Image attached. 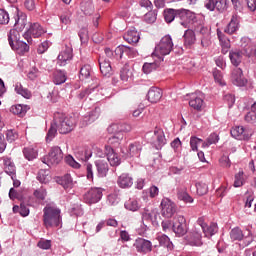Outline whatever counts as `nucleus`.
<instances>
[{
  "mask_svg": "<svg viewBox=\"0 0 256 256\" xmlns=\"http://www.w3.org/2000/svg\"><path fill=\"white\" fill-rule=\"evenodd\" d=\"M9 24V13L3 9H0V25Z\"/></svg>",
  "mask_w": 256,
  "mask_h": 256,
  "instance_id": "60",
  "label": "nucleus"
},
{
  "mask_svg": "<svg viewBox=\"0 0 256 256\" xmlns=\"http://www.w3.org/2000/svg\"><path fill=\"white\" fill-rule=\"evenodd\" d=\"M247 235L244 234V238L242 239L244 247H249L254 241L255 238L253 237V233L251 230H246Z\"/></svg>",
  "mask_w": 256,
  "mask_h": 256,
  "instance_id": "55",
  "label": "nucleus"
},
{
  "mask_svg": "<svg viewBox=\"0 0 256 256\" xmlns=\"http://www.w3.org/2000/svg\"><path fill=\"white\" fill-rule=\"evenodd\" d=\"M151 143L156 149H161L164 145H167V138H165L163 129L155 128Z\"/></svg>",
  "mask_w": 256,
  "mask_h": 256,
  "instance_id": "13",
  "label": "nucleus"
},
{
  "mask_svg": "<svg viewBox=\"0 0 256 256\" xmlns=\"http://www.w3.org/2000/svg\"><path fill=\"white\" fill-rule=\"evenodd\" d=\"M103 199V189L102 188H90L84 195L83 200L87 205H95Z\"/></svg>",
  "mask_w": 256,
  "mask_h": 256,
  "instance_id": "7",
  "label": "nucleus"
},
{
  "mask_svg": "<svg viewBox=\"0 0 256 256\" xmlns=\"http://www.w3.org/2000/svg\"><path fill=\"white\" fill-rule=\"evenodd\" d=\"M57 131H59L57 129V125H55V122L53 120V123L51 124L47 136H46V141L47 143H49L50 141H53V139H55V135H57Z\"/></svg>",
  "mask_w": 256,
  "mask_h": 256,
  "instance_id": "47",
  "label": "nucleus"
},
{
  "mask_svg": "<svg viewBox=\"0 0 256 256\" xmlns=\"http://www.w3.org/2000/svg\"><path fill=\"white\" fill-rule=\"evenodd\" d=\"M203 143V139L192 136L190 138V146L192 151H198L199 145Z\"/></svg>",
  "mask_w": 256,
  "mask_h": 256,
  "instance_id": "56",
  "label": "nucleus"
},
{
  "mask_svg": "<svg viewBox=\"0 0 256 256\" xmlns=\"http://www.w3.org/2000/svg\"><path fill=\"white\" fill-rule=\"evenodd\" d=\"M184 45L186 47H191V45H194L195 41H197V38L195 37V32L191 29H188L184 33Z\"/></svg>",
  "mask_w": 256,
  "mask_h": 256,
  "instance_id": "31",
  "label": "nucleus"
},
{
  "mask_svg": "<svg viewBox=\"0 0 256 256\" xmlns=\"http://www.w3.org/2000/svg\"><path fill=\"white\" fill-rule=\"evenodd\" d=\"M89 77H91V65L86 64L80 69L79 79L83 81V79H89Z\"/></svg>",
  "mask_w": 256,
  "mask_h": 256,
  "instance_id": "45",
  "label": "nucleus"
},
{
  "mask_svg": "<svg viewBox=\"0 0 256 256\" xmlns=\"http://www.w3.org/2000/svg\"><path fill=\"white\" fill-rule=\"evenodd\" d=\"M133 72L129 68V65L125 64L123 68L120 70V79L121 81H129V79H132Z\"/></svg>",
  "mask_w": 256,
  "mask_h": 256,
  "instance_id": "39",
  "label": "nucleus"
},
{
  "mask_svg": "<svg viewBox=\"0 0 256 256\" xmlns=\"http://www.w3.org/2000/svg\"><path fill=\"white\" fill-rule=\"evenodd\" d=\"M104 51L107 59H123V55L131 56L133 53V49L127 46H118L114 52L110 48H106Z\"/></svg>",
  "mask_w": 256,
  "mask_h": 256,
  "instance_id": "8",
  "label": "nucleus"
},
{
  "mask_svg": "<svg viewBox=\"0 0 256 256\" xmlns=\"http://www.w3.org/2000/svg\"><path fill=\"white\" fill-rule=\"evenodd\" d=\"M144 21L146 23H155L157 21V14H155L153 11H149L144 15Z\"/></svg>",
  "mask_w": 256,
  "mask_h": 256,
  "instance_id": "61",
  "label": "nucleus"
},
{
  "mask_svg": "<svg viewBox=\"0 0 256 256\" xmlns=\"http://www.w3.org/2000/svg\"><path fill=\"white\" fill-rule=\"evenodd\" d=\"M172 229L177 237H183V235H187V219L183 215H177L174 218V222L172 225Z\"/></svg>",
  "mask_w": 256,
  "mask_h": 256,
  "instance_id": "9",
  "label": "nucleus"
},
{
  "mask_svg": "<svg viewBox=\"0 0 256 256\" xmlns=\"http://www.w3.org/2000/svg\"><path fill=\"white\" fill-rule=\"evenodd\" d=\"M157 239L161 247H167V249L171 247V240L169 239V236L162 234V235H159Z\"/></svg>",
  "mask_w": 256,
  "mask_h": 256,
  "instance_id": "53",
  "label": "nucleus"
},
{
  "mask_svg": "<svg viewBox=\"0 0 256 256\" xmlns=\"http://www.w3.org/2000/svg\"><path fill=\"white\" fill-rule=\"evenodd\" d=\"M163 97V90L157 87H151L147 94V99L150 103H159Z\"/></svg>",
  "mask_w": 256,
  "mask_h": 256,
  "instance_id": "21",
  "label": "nucleus"
},
{
  "mask_svg": "<svg viewBox=\"0 0 256 256\" xmlns=\"http://www.w3.org/2000/svg\"><path fill=\"white\" fill-rule=\"evenodd\" d=\"M191 17H194L191 11L187 9H176V19L180 20V25L185 29L189 27Z\"/></svg>",
  "mask_w": 256,
  "mask_h": 256,
  "instance_id": "15",
  "label": "nucleus"
},
{
  "mask_svg": "<svg viewBox=\"0 0 256 256\" xmlns=\"http://www.w3.org/2000/svg\"><path fill=\"white\" fill-rule=\"evenodd\" d=\"M173 51V38L171 35H165L161 38L159 44L155 47V51L152 53L153 57H159V55H169Z\"/></svg>",
  "mask_w": 256,
  "mask_h": 256,
  "instance_id": "5",
  "label": "nucleus"
},
{
  "mask_svg": "<svg viewBox=\"0 0 256 256\" xmlns=\"http://www.w3.org/2000/svg\"><path fill=\"white\" fill-rule=\"evenodd\" d=\"M43 223L46 229L61 225V210L55 206L47 205L43 209Z\"/></svg>",
  "mask_w": 256,
  "mask_h": 256,
  "instance_id": "2",
  "label": "nucleus"
},
{
  "mask_svg": "<svg viewBox=\"0 0 256 256\" xmlns=\"http://www.w3.org/2000/svg\"><path fill=\"white\" fill-rule=\"evenodd\" d=\"M65 161L67 165H69L70 167H73V169H79L81 167V164L75 161V158H73V156L71 155L66 156Z\"/></svg>",
  "mask_w": 256,
  "mask_h": 256,
  "instance_id": "58",
  "label": "nucleus"
},
{
  "mask_svg": "<svg viewBox=\"0 0 256 256\" xmlns=\"http://www.w3.org/2000/svg\"><path fill=\"white\" fill-rule=\"evenodd\" d=\"M134 249L141 255H147L153 251V243L145 238H137L133 244Z\"/></svg>",
  "mask_w": 256,
  "mask_h": 256,
  "instance_id": "10",
  "label": "nucleus"
},
{
  "mask_svg": "<svg viewBox=\"0 0 256 256\" xmlns=\"http://www.w3.org/2000/svg\"><path fill=\"white\" fill-rule=\"evenodd\" d=\"M142 221L143 223H153V217H157V212H155L154 210H149L147 208H145L142 212Z\"/></svg>",
  "mask_w": 256,
  "mask_h": 256,
  "instance_id": "33",
  "label": "nucleus"
},
{
  "mask_svg": "<svg viewBox=\"0 0 256 256\" xmlns=\"http://www.w3.org/2000/svg\"><path fill=\"white\" fill-rule=\"evenodd\" d=\"M159 67V62L154 61L151 63H144L143 67H142V71L146 74L149 75V73H151L152 71H155V69H157Z\"/></svg>",
  "mask_w": 256,
  "mask_h": 256,
  "instance_id": "44",
  "label": "nucleus"
},
{
  "mask_svg": "<svg viewBox=\"0 0 256 256\" xmlns=\"http://www.w3.org/2000/svg\"><path fill=\"white\" fill-rule=\"evenodd\" d=\"M71 59H73V48L66 45L65 49L58 55V65L64 67V65H67V61H71Z\"/></svg>",
  "mask_w": 256,
  "mask_h": 256,
  "instance_id": "16",
  "label": "nucleus"
},
{
  "mask_svg": "<svg viewBox=\"0 0 256 256\" xmlns=\"http://www.w3.org/2000/svg\"><path fill=\"white\" fill-rule=\"evenodd\" d=\"M215 9L220 13L227 11V0H215Z\"/></svg>",
  "mask_w": 256,
  "mask_h": 256,
  "instance_id": "57",
  "label": "nucleus"
},
{
  "mask_svg": "<svg viewBox=\"0 0 256 256\" xmlns=\"http://www.w3.org/2000/svg\"><path fill=\"white\" fill-rule=\"evenodd\" d=\"M95 166L98 171V177H107V173H109V164L105 160H96Z\"/></svg>",
  "mask_w": 256,
  "mask_h": 256,
  "instance_id": "27",
  "label": "nucleus"
},
{
  "mask_svg": "<svg viewBox=\"0 0 256 256\" xmlns=\"http://www.w3.org/2000/svg\"><path fill=\"white\" fill-rule=\"evenodd\" d=\"M162 215L167 219L173 217L177 211V206L169 198H164L161 201Z\"/></svg>",
  "mask_w": 256,
  "mask_h": 256,
  "instance_id": "11",
  "label": "nucleus"
},
{
  "mask_svg": "<svg viewBox=\"0 0 256 256\" xmlns=\"http://www.w3.org/2000/svg\"><path fill=\"white\" fill-rule=\"evenodd\" d=\"M28 33H30V35H32V37H34L35 39H39V37L47 33V30H45L41 24L36 22L30 24Z\"/></svg>",
  "mask_w": 256,
  "mask_h": 256,
  "instance_id": "23",
  "label": "nucleus"
},
{
  "mask_svg": "<svg viewBox=\"0 0 256 256\" xmlns=\"http://www.w3.org/2000/svg\"><path fill=\"white\" fill-rule=\"evenodd\" d=\"M69 213L71 216L75 215L76 217H81L83 215V209L79 205H75L69 209Z\"/></svg>",
  "mask_w": 256,
  "mask_h": 256,
  "instance_id": "62",
  "label": "nucleus"
},
{
  "mask_svg": "<svg viewBox=\"0 0 256 256\" xmlns=\"http://www.w3.org/2000/svg\"><path fill=\"white\" fill-rule=\"evenodd\" d=\"M81 10L85 15H93L95 7L92 1H86L81 3Z\"/></svg>",
  "mask_w": 256,
  "mask_h": 256,
  "instance_id": "41",
  "label": "nucleus"
},
{
  "mask_svg": "<svg viewBox=\"0 0 256 256\" xmlns=\"http://www.w3.org/2000/svg\"><path fill=\"white\" fill-rule=\"evenodd\" d=\"M115 131V135L108 139L109 145H113V147H119L121 141H123V133H127V131H131V126L127 124H112L109 127V131Z\"/></svg>",
  "mask_w": 256,
  "mask_h": 256,
  "instance_id": "4",
  "label": "nucleus"
},
{
  "mask_svg": "<svg viewBox=\"0 0 256 256\" xmlns=\"http://www.w3.org/2000/svg\"><path fill=\"white\" fill-rule=\"evenodd\" d=\"M71 17H72L71 11L64 12V13L60 16V21H61V23H63L64 25H71Z\"/></svg>",
  "mask_w": 256,
  "mask_h": 256,
  "instance_id": "59",
  "label": "nucleus"
},
{
  "mask_svg": "<svg viewBox=\"0 0 256 256\" xmlns=\"http://www.w3.org/2000/svg\"><path fill=\"white\" fill-rule=\"evenodd\" d=\"M117 185L120 189H129L133 187V177L127 173H123L118 177Z\"/></svg>",
  "mask_w": 256,
  "mask_h": 256,
  "instance_id": "22",
  "label": "nucleus"
},
{
  "mask_svg": "<svg viewBox=\"0 0 256 256\" xmlns=\"http://www.w3.org/2000/svg\"><path fill=\"white\" fill-rule=\"evenodd\" d=\"M196 192H197V195H200V196L207 195V193H209V186H207V184L204 182H197Z\"/></svg>",
  "mask_w": 256,
  "mask_h": 256,
  "instance_id": "46",
  "label": "nucleus"
},
{
  "mask_svg": "<svg viewBox=\"0 0 256 256\" xmlns=\"http://www.w3.org/2000/svg\"><path fill=\"white\" fill-rule=\"evenodd\" d=\"M245 233L239 227H235L230 231V239L232 241H243Z\"/></svg>",
  "mask_w": 256,
  "mask_h": 256,
  "instance_id": "35",
  "label": "nucleus"
},
{
  "mask_svg": "<svg viewBox=\"0 0 256 256\" xmlns=\"http://www.w3.org/2000/svg\"><path fill=\"white\" fill-rule=\"evenodd\" d=\"M93 156V152L91 151V148H80L76 151L75 157L78 159V161H82V163H86V161H89L91 157Z\"/></svg>",
  "mask_w": 256,
  "mask_h": 256,
  "instance_id": "24",
  "label": "nucleus"
},
{
  "mask_svg": "<svg viewBox=\"0 0 256 256\" xmlns=\"http://www.w3.org/2000/svg\"><path fill=\"white\" fill-rule=\"evenodd\" d=\"M177 197L180 201L185 203H193V198L185 190H178Z\"/></svg>",
  "mask_w": 256,
  "mask_h": 256,
  "instance_id": "49",
  "label": "nucleus"
},
{
  "mask_svg": "<svg viewBox=\"0 0 256 256\" xmlns=\"http://www.w3.org/2000/svg\"><path fill=\"white\" fill-rule=\"evenodd\" d=\"M27 77L28 79H30V81H35V79L41 77V71H39V68H37V66H33L29 69Z\"/></svg>",
  "mask_w": 256,
  "mask_h": 256,
  "instance_id": "48",
  "label": "nucleus"
},
{
  "mask_svg": "<svg viewBox=\"0 0 256 256\" xmlns=\"http://www.w3.org/2000/svg\"><path fill=\"white\" fill-rule=\"evenodd\" d=\"M27 111H29V106L22 104L13 105L10 108V112L13 113V115H18V117H25Z\"/></svg>",
  "mask_w": 256,
  "mask_h": 256,
  "instance_id": "30",
  "label": "nucleus"
},
{
  "mask_svg": "<svg viewBox=\"0 0 256 256\" xmlns=\"http://www.w3.org/2000/svg\"><path fill=\"white\" fill-rule=\"evenodd\" d=\"M203 105H205L203 94H191L189 106L192 107V109H195V111H201L203 109Z\"/></svg>",
  "mask_w": 256,
  "mask_h": 256,
  "instance_id": "17",
  "label": "nucleus"
},
{
  "mask_svg": "<svg viewBox=\"0 0 256 256\" xmlns=\"http://www.w3.org/2000/svg\"><path fill=\"white\" fill-rule=\"evenodd\" d=\"M231 81L233 85L237 87H245L247 85V79L243 75V70L241 68H234L231 75Z\"/></svg>",
  "mask_w": 256,
  "mask_h": 256,
  "instance_id": "14",
  "label": "nucleus"
},
{
  "mask_svg": "<svg viewBox=\"0 0 256 256\" xmlns=\"http://www.w3.org/2000/svg\"><path fill=\"white\" fill-rule=\"evenodd\" d=\"M237 31H239V18L237 16H232L230 22L224 29V33L233 35V33H237Z\"/></svg>",
  "mask_w": 256,
  "mask_h": 256,
  "instance_id": "26",
  "label": "nucleus"
},
{
  "mask_svg": "<svg viewBox=\"0 0 256 256\" xmlns=\"http://www.w3.org/2000/svg\"><path fill=\"white\" fill-rule=\"evenodd\" d=\"M124 41H127V43H139V39H141V37L139 36V32H137V30L132 29V30H128L127 33L124 34L123 36Z\"/></svg>",
  "mask_w": 256,
  "mask_h": 256,
  "instance_id": "29",
  "label": "nucleus"
},
{
  "mask_svg": "<svg viewBox=\"0 0 256 256\" xmlns=\"http://www.w3.org/2000/svg\"><path fill=\"white\" fill-rule=\"evenodd\" d=\"M37 247L44 250L51 249V240L40 239L37 243Z\"/></svg>",
  "mask_w": 256,
  "mask_h": 256,
  "instance_id": "63",
  "label": "nucleus"
},
{
  "mask_svg": "<svg viewBox=\"0 0 256 256\" xmlns=\"http://www.w3.org/2000/svg\"><path fill=\"white\" fill-rule=\"evenodd\" d=\"M98 61L102 75H104V77H109V75H111V71H113L111 61H109V59H107L105 56H100Z\"/></svg>",
  "mask_w": 256,
  "mask_h": 256,
  "instance_id": "19",
  "label": "nucleus"
},
{
  "mask_svg": "<svg viewBox=\"0 0 256 256\" xmlns=\"http://www.w3.org/2000/svg\"><path fill=\"white\" fill-rule=\"evenodd\" d=\"M59 185H62L64 189H73V178L71 174H66L58 180Z\"/></svg>",
  "mask_w": 256,
  "mask_h": 256,
  "instance_id": "34",
  "label": "nucleus"
},
{
  "mask_svg": "<svg viewBox=\"0 0 256 256\" xmlns=\"http://www.w3.org/2000/svg\"><path fill=\"white\" fill-rule=\"evenodd\" d=\"M246 123H256V114L251 110L244 116Z\"/></svg>",
  "mask_w": 256,
  "mask_h": 256,
  "instance_id": "64",
  "label": "nucleus"
},
{
  "mask_svg": "<svg viewBox=\"0 0 256 256\" xmlns=\"http://www.w3.org/2000/svg\"><path fill=\"white\" fill-rule=\"evenodd\" d=\"M254 49L255 46H253L251 42H249L244 46L242 45V50L240 51V53H242V55H245L246 57H252Z\"/></svg>",
  "mask_w": 256,
  "mask_h": 256,
  "instance_id": "50",
  "label": "nucleus"
},
{
  "mask_svg": "<svg viewBox=\"0 0 256 256\" xmlns=\"http://www.w3.org/2000/svg\"><path fill=\"white\" fill-rule=\"evenodd\" d=\"M63 161V151L59 146H54L50 149L47 156L42 158V163L51 167V165H59Z\"/></svg>",
  "mask_w": 256,
  "mask_h": 256,
  "instance_id": "6",
  "label": "nucleus"
},
{
  "mask_svg": "<svg viewBox=\"0 0 256 256\" xmlns=\"http://www.w3.org/2000/svg\"><path fill=\"white\" fill-rule=\"evenodd\" d=\"M65 81H67V76H65L64 71L57 70L56 72H54L53 82L55 83V85H63Z\"/></svg>",
  "mask_w": 256,
  "mask_h": 256,
  "instance_id": "40",
  "label": "nucleus"
},
{
  "mask_svg": "<svg viewBox=\"0 0 256 256\" xmlns=\"http://www.w3.org/2000/svg\"><path fill=\"white\" fill-rule=\"evenodd\" d=\"M15 92L18 95L24 97V99H31V91H29L27 88H24L23 85L19 82L15 84Z\"/></svg>",
  "mask_w": 256,
  "mask_h": 256,
  "instance_id": "36",
  "label": "nucleus"
},
{
  "mask_svg": "<svg viewBox=\"0 0 256 256\" xmlns=\"http://www.w3.org/2000/svg\"><path fill=\"white\" fill-rule=\"evenodd\" d=\"M105 154L111 167H117L118 165H121V159H119V156L117 153H115L113 147L105 146Z\"/></svg>",
  "mask_w": 256,
  "mask_h": 256,
  "instance_id": "18",
  "label": "nucleus"
},
{
  "mask_svg": "<svg viewBox=\"0 0 256 256\" xmlns=\"http://www.w3.org/2000/svg\"><path fill=\"white\" fill-rule=\"evenodd\" d=\"M230 133L232 137H234V139H238V141H249V139H251V131L245 129L243 126H236L232 128Z\"/></svg>",
  "mask_w": 256,
  "mask_h": 256,
  "instance_id": "12",
  "label": "nucleus"
},
{
  "mask_svg": "<svg viewBox=\"0 0 256 256\" xmlns=\"http://www.w3.org/2000/svg\"><path fill=\"white\" fill-rule=\"evenodd\" d=\"M164 19L166 23H173L177 19V9L168 8L164 10Z\"/></svg>",
  "mask_w": 256,
  "mask_h": 256,
  "instance_id": "38",
  "label": "nucleus"
},
{
  "mask_svg": "<svg viewBox=\"0 0 256 256\" xmlns=\"http://www.w3.org/2000/svg\"><path fill=\"white\" fill-rule=\"evenodd\" d=\"M230 61L234 67H239L243 61V52L241 50H232L229 53Z\"/></svg>",
  "mask_w": 256,
  "mask_h": 256,
  "instance_id": "28",
  "label": "nucleus"
},
{
  "mask_svg": "<svg viewBox=\"0 0 256 256\" xmlns=\"http://www.w3.org/2000/svg\"><path fill=\"white\" fill-rule=\"evenodd\" d=\"M37 179L41 183H49L51 176H49V171L47 170H40L37 175Z\"/></svg>",
  "mask_w": 256,
  "mask_h": 256,
  "instance_id": "52",
  "label": "nucleus"
},
{
  "mask_svg": "<svg viewBox=\"0 0 256 256\" xmlns=\"http://www.w3.org/2000/svg\"><path fill=\"white\" fill-rule=\"evenodd\" d=\"M54 123L57 126V130L62 135H67V133H71L75 129V125H77V119L72 116H67L61 112L54 113Z\"/></svg>",
  "mask_w": 256,
  "mask_h": 256,
  "instance_id": "1",
  "label": "nucleus"
},
{
  "mask_svg": "<svg viewBox=\"0 0 256 256\" xmlns=\"http://www.w3.org/2000/svg\"><path fill=\"white\" fill-rule=\"evenodd\" d=\"M34 197L36 199H39V201H45V198L47 197V190L43 187L36 189L33 193Z\"/></svg>",
  "mask_w": 256,
  "mask_h": 256,
  "instance_id": "54",
  "label": "nucleus"
},
{
  "mask_svg": "<svg viewBox=\"0 0 256 256\" xmlns=\"http://www.w3.org/2000/svg\"><path fill=\"white\" fill-rule=\"evenodd\" d=\"M245 185V173L240 170L234 176V187H243Z\"/></svg>",
  "mask_w": 256,
  "mask_h": 256,
  "instance_id": "43",
  "label": "nucleus"
},
{
  "mask_svg": "<svg viewBox=\"0 0 256 256\" xmlns=\"http://www.w3.org/2000/svg\"><path fill=\"white\" fill-rule=\"evenodd\" d=\"M23 155L28 161H33V159H37L38 153L34 148L27 147L23 149Z\"/></svg>",
  "mask_w": 256,
  "mask_h": 256,
  "instance_id": "42",
  "label": "nucleus"
},
{
  "mask_svg": "<svg viewBox=\"0 0 256 256\" xmlns=\"http://www.w3.org/2000/svg\"><path fill=\"white\" fill-rule=\"evenodd\" d=\"M100 115H101V108L96 107L94 110L89 112L86 116H84L82 120L83 125H90V123H94V121H97V119H99Z\"/></svg>",
  "mask_w": 256,
  "mask_h": 256,
  "instance_id": "25",
  "label": "nucleus"
},
{
  "mask_svg": "<svg viewBox=\"0 0 256 256\" xmlns=\"http://www.w3.org/2000/svg\"><path fill=\"white\" fill-rule=\"evenodd\" d=\"M141 143L135 142L129 145L128 148V157H139L141 155Z\"/></svg>",
  "mask_w": 256,
  "mask_h": 256,
  "instance_id": "32",
  "label": "nucleus"
},
{
  "mask_svg": "<svg viewBox=\"0 0 256 256\" xmlns=\"http://www.w3.org/2000/svg\"><path fill=\"white\" fill-rule=\"evenodd\" d=\"M8 42L10 47L17 51L19 55H24V53L29 52V44L20 40L19 31L11 29L8 34Z\"/></svg>",
  "mask_w": 256,
  "mask_h": 256,
  "instance_id": "3",
  "label": "nucleus"
},
{
  "mask_svg": "<svg viewBox=\"0 0 256 256\" xmlns=\"http://www.w3.org/2000/svg\"><path fill=\"white\" fill-rule=\"evenodd\" d=\"M202 231H203L205 237H213V235H215V233H217V231H219V228L217 227V224L211 223L210 225L206 224L202 228Z\"/></svg>",
  "mask_w": 256,
  "mask_h": 256,
  "instance_id": "37",
  "label": "nucleus"
},
{
  "mask_svg": "<svg viewBox=\"0 0 256 256\" xmlns=\"http://www.w3.org/2000/svg\"><path fill=\"white\" fill-rule=\"evenodd\" d=\"M124 206L128 211H137L139 209V202L135 199H129Z\"/></svg>",
  "mask_w": 256,
  "mask_h": 256,
  "instance_id": "51",
  "label": "nucleus"
},
{
  "mask_svg": "<svg viewBox=\"0 0 256 256\" xmlns=\"http://www.w3.org/2000/svg\"><path fill=\"white\" fill-rule=\"evenodd\" d=\"M14 29L18 31H23L25 27H27V14H25L22 11L17 10V16L15 18V24H14Z\"/></svg>",
  "mask_w": 256,
  "mask_h": 256,
  "instance_id": "20",
  "label": "nucleus"
}]
</instances>
